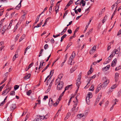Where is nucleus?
<instances>
[{"label":"nucleus","instance_id":"1","mask_svg":"<svg viewBox=\"0 0 121 121\" xmlns=\"http://www.w3.org/2000/svg\"><path fill=\"white\" fill-rule=\"evenodd\" d=\"M64 83L62 81L59 82L57 86V89L58 90H61L63 86Z\"/></svg>","mask_w":121,"mask_h":121},{"label":"nucleus","instance_id":"2","mask_svg":"<svg viewBox=\"0 0 121 121\" xmlns=\"http://www.w3.org/2000/svg\"><path fill=\"white\" fill-rule=\"evenodd\" d=\"M96 45H94L90 51V54L93 53L95 52L96 50Z\"/></svg>","mask_w":121,"mask_h":121},{"label":"nucleus","instance_id":"3","mask_svg":"<svg viewBox=\"0 0 121 121\" xmlns=\"http://www.w3.org/2000/svg\"><path fill=\"white\" fill-rule=\"evenodd\" d=\"M109 82V81L108 80H107L105 81L101 85V87H105L108 84Z\"/></svg>","mask_w":121,"mask_h":121},{"label":"nucleus","instance_id":"4","mask_svg":"<svg viewBox=\"0 0 121 121\" xmlns=\"http://www.w3.org/2000/svg\"><path fill=\"white\" fill-rule=\"evenodd\" d=\"M101 96L102 95L101 94H100V95H99L95 101V104H97V103L98 102L100 99V98H101Z\"/></svg>","mask_w":121,"mask_h":121},{"label":"nucleus","instance_id":"5","mask_svg":"<svg viewBox=\"0 0 121 121\" xmlns=\"http://www.w3.org/2000/svg\"><path fill=\"white\" fill-rule=\"evenodd\" d=\"M110 67V65H108L105 67L103 68L102 70V71H105L108 70Z\"/></svg>","mask_w":121,"mask_h":121},{"label":"nucleus","instance_id":"6","mask_svg":"<svg viewBox=\"0 0 121 121\" xmlns=\"http://www.w3.org/2000/svg\"><path fill=\"white\" fill-rule=\"evenodd\" d=\"M81 83V81H78V80H77V82L76 83V85L78 87V88H77V90H78L79 88V87L80 86V85Z\"/></svg>","mask_w":121,"mask_h":121},{"label":"nucleus","instance_id":"7","mask_svg":"<svg viewBox=\"0 0 121 121\" xmlns=\"http://www.w3.org/2000/svg\"><path fill=\"white\" fill-rule=\"evenodd\" d=\"M117 62V59L116 58H115L113 60L112 62L111 65L113 67L114 66L116 65Z\"/></svg>","mask_w":121,"mask_h":121},{"label":"nucleus","instance_id":"8","mask_svg":"<svg viewBox=\"0 0 121 121\" xmlns=\"http://www.w3.org/2000/svg\"><path fill=\"white\" fill-rule=\"evenodd\" d=\"M101 86V85H99L98 86L96 89V91H95V93H97L100 90L101 88V87H100Z\"/></svg>","mask_w":121,"mask_h":121},{"label":"nucleus","instance_id":"9","mask_svg":"<svg viewBox=\"0 0 121 121\" xmlns=\"http://www.w3.org/2000/svg\"><path fill=\"white\" fill-rule=\"evenodd\" d=\"M48 104L50 106H51L52 105L54 104L53 102L52 101V98H50V99H49Z\"/></svg>","mask_w":121,"mask_h":121},{"label":"nucleus","instance_id":"10","mask_svg":"<svg viewBox=\"0 0 121 121\" xmlns=\"http://www.w3.org/2000/svg\"><path fill=\"white\" fill-rule=\"evenodd\" d=\"M21 23H20L19 22H18L16 25L15 26L14 28V32L16 31L19 25Z\"/></svg>","mask_w":121,"mask_h":121},{"label":"nucleus","instance_id":"11","mask_svg":"<svg viewBox=\"0 0 121 121\" xmlns=\"http://www.w3.org/2000/svg\"><path fill=\"white\" fill-rule=\"evenodd\" d=\"M120 51V47H119L117 49H115L114 51L115 52V54H114V56L115 54H117L119 53Z\"/></svg>","mask_w":121,"mask_h":121},{"label":"nucleus","instance_id":"12","mask_svg":"<svg viewBox=\"0 0 121 121\" xmlns=\"http://www.w3.org/2000/svg\"><path fill=\"white\" fill-rule=\"evenodd\" d=\"M41 15V14H39V15L37 16L36 19V20L35 22L34 23L33 25H35L37 22L39 21V17Z\"/></svg>","mask_w":121,"mask_h":121},{"label":"nucleus","instance_id":"13","mask_svg":"<svg viewBox=\"0 0 121 121\" xmlns=\"http://www.w3.org/2000/svg\"><path fill=\"white\" fill-rule=\"evenodd\" d=\"M96 76V75L95 74V75H94L93 76H91V77H90V79H89V82H88V83H87V85L85 87V88L86 86L87 85H88V84H90V81L91 80V79H93Z\"/></svg>","mask_w":121,"mask_h":121},{"label":"nucleus","instance_id":"14","mask_svg":"<svg viewBox=\"0 0 121 121\" xmlns=\"http://www.w3.org/2000/svg\"><path fill=\"white\" fill-rule=\"evenodd\" d=\"M54 70H51L50 71V75H51V77H50V78H49V79L47 81V83H48V82L49 81V80L50 79V78L53 75V73H54Z\"/></svg>","mask_w":121,"mask_h":121},{"label":"nucleus","instance_id":"15","mask_svg":"<svg viewBox=\"0 0 121 121\" xmlns=\"http://www.w3.org/2000/svg\"><path fill=\"white\" fill-rule=\"evenodd\" d=\"M16 108V106L15 104H13L12 105V106L10 107V108L11 110H13L14 109Z\"/></svg>","mask_w":121,"mask_h":121},{"label":"nucleus","instance_id":"16","mask_svg":"<svg viewBox=\"0 0 121 121\" xmlns=\"http://www.w3.org/2000/svg\"><path fill=\"white\" fill-rule=\"evenodd\" d=\"M30 76V73L28 74L27 75H26L24 77V78L26 79L29 78Z\"/></svg>","mask_w":121,"mask_h":121},{"label":"nucleus","instance_id":"17","mask_svg":"<svg viewBox=\"0 0 121 121\" xmlns=\"http://www.w3.org/2000/svg\"><path fill=\"white\" fill-rule=\"evenodd\" d=\"M119 77L118 73H117L115 74V81H117L118 80V77Z\"/></svg>","mask_w":121,"mask_h":121},{"label":"nucleus","instance_id":"18","mask_svg":"<svg viewBox=\"0 0 121 121\" xmlns=\"http://www.w3.org/2000/svg\"><path fill=\"white\" fill-rule=\"evenodd\" d=\"M74 0H70L69 2L67 4L66 6H69L71 4H72L73 2V1Z\"/></svg>","mask_w":121,"mask_h":121},{"label":"nucleus","instance_id":"19","mask_svg":"<svg viewBox=\"0 0 121 121\" xmlns=\"http://www.w3.org/2000/svg\"><path fill=\"white\" fill-rule=\"evenodd\" d=\"M59 5L60 4L58 5L57 6V5H56V6H57L56 7L55 9L56 12V14L57 12H58V9L59 6Z\"/></svg>","mask_w":121,"mask_h":121},{"label":"nucleus","instance_id":"20","mask_svg":"<svg viewBox=\"0 0 121 121\" xmlns=\"http://www.w3.org/2000/svg\"><path fill=\"white\" fill-rule=\"evenodd\" d=\"M73 58H72V57L71 56L69 58V60L68 63V64H69H69L70 65H72V64H71L72 62V60Z\"/></svg>","mask_w":121,"mask_h":121},{"label":"nucleus","instance_id":"21","mask_svg":"<svg viewBox=\"0 0 121 121\" xmlns=\"http://www.w3.org/2000/svg\"><path fill=\"white\" fill-rule=\"evenodd\" d=\"M11 89V88H6L5 90V91H6L5 92H6V94H7L10 90Z\"/></svg>","mask_w":121,"mask_h":121},{"label":"nucleus","instance_id":"22","mask_svg":"<svg viewBox=\"0 0 121 121\" xmlns=\"http://www.w3.org/2000/svg\"><path fill=\"white\" fill-rule=\"evenodd\" d=\"M92 96V94L91 92H88V94L87 96V97H89V98H91Z\"/></svg>","mask_w":121,"mask_h":121},{"label":"nucleus","instance_id":"23","mask_svg":"<svg viewBox=\"0 0 121 121\" xmlns=\"http://www.w3.org/2000/svg\"><path fill=\"white\" fill-rule=\"evenodd\" d=\"M84 116V115L83 114H79L77 115V117L79 118L82 117Z\"/></svg>","mask_w":121,"mask_h":121},{"label":"nucleus","instance_id":"24","mask_svg":"<svg viewBox=\"0 0 121 121\" xmlns=\"http://www.w3.org/2000/svg\"><path fill=\"white\" fill-rule=\"evenodd\" d=\"M21 4H19L16 7L15 9L17 10L19 9L21 7Z\"/></svg>","mask_w":121,"mask_h":121},{"label":"nucleus","instance_id":"25","mask_svg":"<svg viewBox=\"0 0 121 121\" xmlns=\"http://www.w3.org/2000/svg\"><path fill=\"white\" fill-rule=\"evenodd\" d=\"M67 36V35L66 34H64L61 37V40H60V42H62L63 39H64V38H65Z\"/></svg>","mask_w":121,"mask_h":121},{"label":"nucleus","instance_id":"26","mask_svg":"<svg viewBox=\"0 0 121 121\" xmlns=\"http://www.w3.org/2000/svg\"><path fill=\"white\" fill-rule=\"evenodd\" d=\"M31 47V46H28L26 48V49L25 52H24V55H25L26 53V52L27 51V50L28 49H30V48Z\"/></svg>","mask_w":121,"mask_h":121},{"label":"nucleus","instance_id":"27","mask_svg":"<svg viewBox=\"0 0 121 121\" xmlns=\"http://www.w3.org/2000/svg\"><path fill=\"white\" fill-rule=\"evenodd\" d=\"M50 64H48L47 65V66L42 71V72H43L44 71L46 70L47 69V68L49 67V66Z\"/></svg>","mask_w":121,"mask_h":121},{"label":"nucleus","instance_id":"28","mask_svg":"<svg viewBox=\"0 0 121 121\" xmlns=\"http://www.w3.org/2000/svg\"><path fill=\"white\" fill-rule=\"evenodd\" d=\"M77 105L76 104H75L73 105V107L71 109V111L73 112L74 110H75V109L76 107V106Z\"/></svg>","mask_w":121,"mask_h":121},{"label":"nucleus","instance_id":"29","mask_svg":"<svg viewBox=\"0 0 121 121\" xmlns=\"http://www.w3.org/2000/svg\"><path fill=\"white\" fill-rule=\"evenodd\" d=\"M75 56L76 54L75 52L74 51H73L72 53L71 56H72V58H74L75 57Z\"/></svg>","mask_w":121,"mask_h":121},{"label":"nucleus","instance_id":"30","mask_svg":"<svg viewBox=\"0 0 121 121\" xmlns=\"http://www.w3.org/2000/svg\"><path fill=\"white\" fill-rule=\"evenodd\" d=\"M25 35H22V36L20 38V40L19 42H20L23 39L25 38Z\"/></svg>","mask_w":121,"mask_h":121},{"label":"nucleus","instance_id":"31","mask_svg":"<svg viewBox=\"0 0 121 121\" xmlns=\"http://www.w3.org/2000/svg\"><path fill=\"white\" fill-rule=\"evenodd\" d=\"M32 93V91L31 90H30L28 91L27 92H26V94L28 96H29L30 94Z\"/></svg>","mask_w":121,"mask_h":121},{"label":"nucleus","instance_id":"32","mask_svg":"<svg viewBox=\"0 0 121 121\" xmlns=\"http://www.w3.org/2000/svg\"><path fill=\"white\" fill-rule=\"evenodd\" d=\"M75 69H75V67H73V68L71 69L70 72V73H73L75 71Z\"/></svg>","mask_w":121,"mask_h":121},{"label":"nucleus","instance_id":"33","mask_svg":"<svg viewBox=\"0 0 121 121\" xmlns=\"http://www.w3.org/2000/svg\"><path fill=\"white\" fill-rule=\"evenodd\" d=\"M41 62H42L41 61V62H40V65L39 66V69L40 68L42 67L43 66V64H44V63H45V62H44L43 60L42 63V65H41Z\"/></svg>","mask_w":121,"mask_h":121},{"label":"nucleus","instance_id":"34","mask_svg":"<svg viewBox=\"0 0 121 121\" xmlns=\"http://www.w3.org/2000/svg\"><path fill=\"white\" fill-rule=\"evenodd\" d=\"M47 115H45V116H39V117H40V118L41 119H44L45 118L46 119L47 118L46 117V116Z\"/></svg>","mask_w":121,"mask_h":121},{"label":"nucleus","instance_id":"35","mask_svg":"<svg viewBox=\"0 0 121 121\" xmlns=\"http://www.w3.org/2000/svg\"><path fill=\"white\" fill-rule=\"evenodd\" d=\"M70 113H68L66 117L65 118V119H68L70 116Z\"/></svg>","mask_w":121,"mask_h":121},{"label":"nucleus","instance_id":"36","mask_svg":"<svg viewBox=\"0 0 121 121\" xmlns=\"http://www.w3.org/2000/svg\"><path fill=\"white\" fill-rule=\"evenodd\" d=\"M89 90L91 91H93L94 90V85H92L90 87Z\"/></svg>","mask_w":121,"mask_h":121},{"label":"nucleus","instance_id":"37","mask_svg":"<svg viewBox=\"0 0 121 121\" xmlns=\"http://www.w3.org/2000/svg\"><path fill=\"white\" fill-rule=\"evenodd\" d=\"M34 121H42V120L40 118H37L34 119Z\"/></svg>","mask_w":121,"mask_h":121},{"label":"nucleus","instance_id":"38","mask_svg":"<svg viewBox=\"0 0 121 121\" xmlns=\"http://www.w3.org/2000/svg\"><path fill=\"white\" fill-rule=\"evenodd\" d=\"M93 29V28H91L90 29L87 33V34L88 35L90 34V33L92 31Z\"/></svg>","mask_w":121,"mask_h":121},{"label":"nucleus","instance_id":"39","mask_svg":"<svg viewBox=\"0 0 121 121\" xmlns=\"http://www.w3.org/2000/svg\"><path fill=\"white\" fill-rule=\"evenodd\" d=\"M89 97H86V102L88 104V103H89L90 102L89 100Z\"/></svg>","mask_w":121,"mask_h":121},{"label":"nucleus","instance_id":"40","mask_svg":"<svg viewBox=\"0 0 121 121\" xmlns=\"http://www.w3.org/2000/svg\"><path fill=\"white\" fill-rule=\"evenodd\" d=\"M113 57V55L111 54L110 56L108 58V60H109V61H110L111 58L112 57Z\"/></svg>","mask_w":121,"mask_h":121},{"label":"nucleus","instance_id":"41","mask_svg":"<svg viewBox=\"0 0 121 121\" xmlns=\"http://www.w3.org/2000/svg\"><path fill=\"white\" fill-rule=\"evenodd\" d=\"M93 72V71L92 70V71L91 70H90L88 72H87V75H89L91 74L92 72Z\"/></svg>","mask_w":121,"mask_h":121},{"label":"nucleus","instance_id":"42","mask_svg":"<svg viewBox=\"0 0 121 121\" xmlns=\"http://www.w3.org/2000/svg\"><path fill=\"white\" fill-rule=\"evenodd\" d=\"M48 48V45L47 44H46L44 46V48L45 50L47 49Z\"/></svg>","mask_w":121,"mask_h":121},{"label":"nucleus","instance_id":"43","mask_svg":"<svg viewBox=\"0 0 121 121\" xmlns=\"http://www.w3.org/2000/svg\"><path fill=\"white\" fill-rule=\"evenodd\" d=\"M19 36H20V35L19 34H18L17 35H16V37L15 38V41H17Z\"/></svg>","mask_w":121,"mask_h":121},{"label":"nucleus","instance_id":"44","mask_svg":"<svg viewBox=\"0 0 121 121\" xmlns=\"http://www.w3.org/2000/svg\"><path fill=\"white\" fill-rule=\"evenodd\" d=\"M78 77L77 80H78V81H80L81 80V78L82 77L81 75L79 74L78 75Z\"/></svg>","mask_w":121,"mask_h":121},{"label":"nucleus","instance_id":"45","mask_svg":"<svg viewBox=\"0 0 121 121\" xmlns=\"http://www.w3.org/2000/svg\"><path fill=\"white\" fill-rule=\"evenodd\" d=\"M63 76V75L62 74H60L58 76V79H60L61 80V79L62 78Z\"/></svg>","mask_w":121,"mask_h":121},{"label":"nucleus","instance_id":"46","mask_svg":"<svg viewBox=\"0 0 121 121\" xmlns=\"http://www.w3.org/2000/svg\"><path fill=\"white\" fill-rule=\"evenodd\" d=\"M70 86H72V85L71 84L70 85H68V86L66 87L65 88L64 91H65L66 90H68V88Z\"/></svg>","mask_w":121,"mask_h":121},{"label":"nucleus","instance_id":"47","mask_svg":"<svg viewBox=\"0 0 121 121\" xmlns=\"http://www.w3.org/2000/svg\"><path fill=\"white\" fill-rule=\"evenodd\" d=\"M19 87V86L18 85H16L14 87V90L15 91Z\"/></svg>","mask_w":121,"mask_h":121},{"label":"nucleus","instance_id":"48","mask_svg":"<svg viewBox=\"0 0 121 121\" xmlns=\"http://www.w3.org/2000/svg\"><path fill=\"white\" fill-rule=\"evenodd\" d=\"M60 81V79H57L56 81V82H55V85H56Z\"/></svg>","mask_w":121,"mask_h":121},{"label":"nucleus","instance_id":"49","mask_svg":"<svg viewBox=\"0 0 121 121\" xmlns=\"http://www.w3.org/2000/svg\"><path fill=\"white\" fill-rule=\"evenodd\" d=\"M10 95H15V92L14 91H12L10 93Z\"/></svg>","mask_w":121,"mask_h":121},{"label":"nucleus","instance_id":"50","mask_svg":"<svg viewBox=\"0 0 121 121\" xmlns=\"http://www.w3.org/2000/svg\"><path fill=\"white\" fill-rule=\"evenodd\" d=\"M111 43H109L108 44V46L107 48V50H109L111 48V47L110 46L111 45Z\"/></svg>","mask_w":121,"mask_h":121},{"label":"nucleus","instance_id":"51","mask_svg":"<svg viewBox=\"0 0 121 121\" xmlns=\"http://www.w3.org/2000/svg\"><path fill=\"white\" fill-rule=\"evenodd\" d=\"M48 8V7H46L45 9H44L43 11L42 12L41 14H41V15L44 12V11H46V10H47V9Z\"/></svg>","mask_w":121,"mask_h":121},{"label":"nucleus","instance_id":"52","mask_svg":"<svg viewBox=\"0 0 121 121\" xmlns=\"http://www.w3.org/2000/svg\"><path fill=\"white\" fill-rule=\"evenodd\" d=\"M6 91H5V90L3 91L2 93V95H7L6 94V92H5Z\"/></svg>","mask_w":121,"mask_h":121},{"label":"nucleus","instance_id":"53","mask_svg":"<svg viewBox=\"0 0 121 121\" xmlns=\"http://www.w3.org/2000/svg\"><path fill=\"white\" fill-rule=\"evenodd\" d=\"M66 31L64 30L61 32V33H60L59 34L61 35H62L64 33H65Z\"/></svg>","mask_w":121,"mask_h":121},{"label":"nucleus","instance_id":"54","mask_svg":"<svg viewBox=\"0 0 121 121\" xmlns=\"http://www.w3.org/2000/svg\"><path fill=\"white\" fill-rule=\"evenodd\" d=\"M68 10H67L65 11V13L64 14V16L63 17V18H64L65 16H66V15L68 13Z\"/></svg>","mask_w":121,"mask_h":121},{"label":"nucleus","instance_id":"55","mask_svg":"<svg viewBox=\"0 0 121 121\" xmlns=\"http://www.w3.org/2000/svg\"><path fill=\"white\" fill-rule=\"evenodd\" d=\"M33 63H32L30 64L28 66V69L30 68L33 65Z\"/></svg>","mask_w":121,"mask_h":121},{"label":"nucleus","instance_id":"56","mask_svg":"<svg viewBox=\"0 0 121 121\" xmlns=\"http://www.w3.org/2000/svg\"><path fill=\"white\" fill-rule=\"evenodd\" d=\"M120 66H119V67H117L115 69V70L117 71L118 70L120 69Z\"/></svg>","mask_w":121,"mask_h":121},{"label":"nucleus","instance_id":"57","mask_svg":"<svg viewBox=\"0 0 121 121\" xmlns=\"http://www.w3.org/2000/svg\"><path fill=\"white\" fill-rule=\"evenodd\" d=\"M7 26L8 25H4L3 27L5 29H6V30H7Z\"/></svg>","mask_w":121,"mask_h":121},{"label":"nucleus","instance_id":"58","mask_svg":"<svg viewBox=\"0 0 121 121\" xmlns=\"http://www.w3.org/2000/svg\"><path fill=\"white\" fill-rule=\"evenodd\" d=\"M48 98V95H45L44 96L43 99L45 100L46 99H47Z\"/></svg>","mask_w":121,"mask_h":121},{"label":"nucleus","instance_id":"59","mask_svg":"<svg viewBox=\"0 0 121 121\" xmlns=\"http://www.w3.org/2000/svg\"><path fill=\"white\" fill-rule=\"evenodd\" d=\"M67 32L69 34H71L72 32V30L70 29L68 30Z\"/></svg>","mask_w":121,"mask_h":121},{"label":"nucleus","instance_id":"60","mask_svg":"<svg viewBox=\"0 0 121 121\" xmlns=\"http://www.w3.org/2000/svg\"><path fill=\"white\" fill-rule=\"evenodd\" d=\"M60 34H58L57 35H53V36L54 37V38H56L57 37L59 36H60Z\"/></svg>","mask_w":121,"mask_h":121},{"label":"nucleus","instance_id":"61","mask_svg":"<svg viewBox=\"0 0 121 121\" xmlns=\"http://www.w3.org/2000/svg\"><path fill=\"white\" fill-rule=\"evenodd\" d=\"M8 75V73L7 72L4 75V76L5 78H7Z\"/></svg>","mask_w":121,"mask_h":121},{"label":"nucleus","instance_id":"62","mask_svg":"<svg viewBox=\"0 0 121 121\" xmlns=\"http://www.w3.org/2000/svg\"><path fill=\"white\" fill-rule=\"evenodd\" d=\"M80 2L79 0H78L76 2H75V4L76 5L78 4H80Z\"/></svg>","mask_w":121,"mask_h":121},{"label":"nucleus","instance_id":"63","mask_svg":"<svg viewBox=\"0 0 121 121\" xmlns=\"http://www.w3.org/2000/svg\"><path fill=\"white\" fill-rule=\"evenodd\" d=\"M121 34V29L117 33V35L118 36Z\"/></svg>","mask_w":121,"mask_h":121},{"label":"nucleus","instance_id":"64","mask_svg":"<svg viewBox=\"0 0 121 121\" xmlns=\"http://www.w3.org/2000/svg\"><path fill=\"white\" fill-rule=\"evenodd\" d=\"M121 94V91H120L118 92V96H120Z\"/></svg>","mask_w":121,"mask_h":121}]
</instances>
